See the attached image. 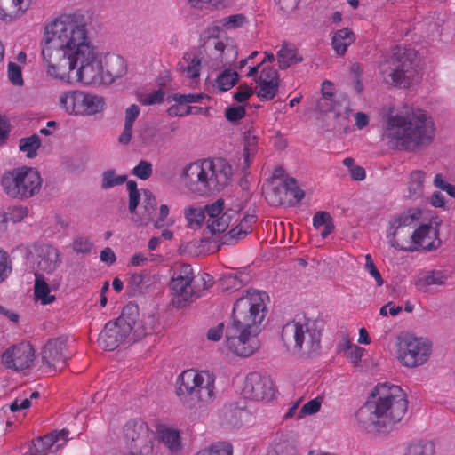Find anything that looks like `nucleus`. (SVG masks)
Here are the masks:
<instances>
[{
  "label": "nucleus",
  "instance_id": "f257e3e1",
  "mask_svg": "<svg viewBox=\"0 0 455 455\" xmlns=\"http://www.w3.org/2000/svg\"><path fill=\"white\" fill-rule=\"evenodd\" d=\"M42 57L47 74L67 83H71L76 67V80L87 85L108 84L125 73L120 57H113L104 70L103 55L76 15H62L45 27Z\"/></svg>",
  "mask_w": 455,
  "mask_h": 455
},
{
  "label": "nucleus",
  "instance_id": "f03ea898",
  "mask_svg": "<svg viewBox=\"0 0 455 455\" xmlns=\"http://www.w3.org/2000/svg\"><path fill=\"white\" fill-rule=\"evenodd\" d=\"M435 135L433 118L421 108L406 106L386 116L383 139L395 149L418 152L430 146Z\"/></svg>",
  "mask_w": 455,
  "mask_h": 455
},
{
  "label": "nucleus",
  "instance_id": "7ed1b4c3",
  "mask_svg": "<svg viewBox=\"0 0 455 455\" xmlns=\"http://www.w3.org/2000/svg\"><path fill=\"white\" fill-rule=\"evenodd\" d=\"M407 400L398 386H377L356 413L358 423L369 433H387L407 411Z\"/></svg>",
  "mask_w": 455,
  "mask_h": 455
},
{
  "label": "nucleus",
  "instance_id": "20e7f679",
  "mask_svg": "<svg viewBox=\"0 0 455 455\" xmlns=\"http://www.w3.org/2000/svg\"><path fill=\"white\" fill-rule=\"evenodd\" d=\"M232 166L223 158L204 159L187 164L181 179L188 190L198 196L220 192L232 180Z\"/></svg>",
  "mask_w": 455,
  "mask_h": 455
},
{
  "label": "nucleus",
  "instance_id": "39448f33",
  "mask_svg": "<svg viewBox=\"0 0 455 455\" xmlns=\"http://www.w3.org/2000/svg\"><path fill=\"white\" fill-rule=\"evenodd\" d=\"M321 323L297 316L283 325L282 341L287 351L301 356H311L321 347Z\"/></svg>",
  "mask_w": 455,
  "mask_h": 455
},
{
  "label": "nucleus",
  "instance_id": "423d86ee",
  "mask_svg": "<svg viewBox=\"0 0 455 455\" xmlns=\"http://www.w3.org/2000/svg\"><path fill=\"white\" fill-rule=\"evenodd\" d=\"M418 54L412 48L396 46L382 56L379 71L383 82L396 87L408 88L418 76Z\"/></svg>",
  "mask_w": 455,
  "mask_h": 455
},
{
  "label": "nucleus",
  "instance_id": "0eeeda50",
  "mask_svg": "<svg viewBox=\"0 0 455 455\" xmlns=\"http://www.w3.org/2000/svg\"><path fill=\"white\" fill-rule=\"evenodd\" d=\"M176 394L189 409L201 408L212 403L215 396V377L206 371H184L178 378Z\"/></svg>",
  "mask_w": 455,
  "mask_h": 455
},
{
  "label": "nucleus",
  "instance_id": "6e6552de",
  "mask_svg": "<svg viewBox=\"0 0 455 455\" xmlns=\"http://www.w3.org/2000/svg\"><path fill=\"white\" fill-rule=\"evenodd\" d=\"M139 315L138 306L128 303L116 321L106 323L99 335L100 346L112 351L124 342L136 340L146 335L147 331L138 323Z\"/></svg>",
  "mask_w": 455,
  "mask_h": 455
},
{
  "label": "nucleus",
  "instance_id": "1a4fd4ad",
  "mask_svg": "<svg viewBox=\"0 0 455 455\" xmlns=\"http://www.w3.org/2000/svg\"><path fill=\"white\" fill-rule=\"evenodd\" d=\"M266 292L249 290L233 307L231 325L240 328L260 330V324L267 313Z\"/></svg>",
  "mask_w": 455,
  "mask_h": 455
},
{
  "label": "nucleus",
  "instance_id": "9d476101",
  "mask_svg": "<svg viewBox=\"0 0 455 455\" xmlns=\"http://www.w3.org/2000/svg\"><path fill=\"white\" fill-rule=\"evenodd\" d=\"M42 181L37 170L21 166L5 172L1 178V186L10 197L23 200L37 195Z\"/></svg>",
  "mask_w": 455,
  "mask_h": 455
},
{
  "label": "nucleus",
  "instance_id": "9b49d317",
  "mask_svg": "<svg viewBox=\"0 0 455 455\" xmlns=\"http://www.w3.org/2000/svg\"><path fill=\"white\" fill-rule=\"evenodd\" d=\"M260 330L228 325L226 328V346L230 352L240 357L253 355L260 347L258 335Z\"/></svg>",
  "mask_w": 455,
  "mask_h": 455
},
{
  "label": "nucleus",
  "instance_id": "f8f14e48",
  "mask_svg": "<svg viewBox=\"0 0 455 455\" xmlns=\"http://www.w3.org/2000/svg\"><path fill=\"white\" fill-rule=\"evenodd\" d=\"M60 105L69 113L75 115L92 116L104 108L102 97L81 91H70L61 94Z\"/></svg>",
  "mask_w": 455,
  "mask_h": 455
},
{
  "label": "nucleus",
  "instance_id": "ddd939ff",
  "mask_svg": "<svg viewBox=\"0 0 455 455\" xmlns=\"http://www.w3.org/2000/svg\"><path fill=\"white\" fill-rule=\"evenodd\" d=\"M441 244L437 237V231L431 225H421L413 232L407 231L404 237H401L393 243V247L404 251H415L419 249L432 251Z\"/></svg>",
  "mask_w": 455,
  "mask_h": 455
},
{
  "label": "nucleus",
  "instance_id": "4468645a",
  "mask_svg": "<svg viewBox=\"0 0 455 455\" xmlns=\"http://www.w3.org/2000/svg\"><path fill=\"white\" fill-rule=\"evenodd\" d=\"M430 355V345L414 337L405 338L400 344L398 358L406 367H418L425 363Z\"/></svg>",
  "mask_w": 455,
  "mask_h": 455
},
{
  "label": "nucleus",
  "instance_id": "2eb2a0df",
  "mask_svg": "<svg viewBox=\"0 0 455 455\" xmlns=\"http://www.w3.org/2000/svg\"><path fill=\"white\" fill-rule=\"evenodd\" d=\"M154 435L147 424L141 419H132L124 427V436L132 452L142 454L151 449V440Z\"/></svg>",
  "mask_w": 455,
  "mask_h": 455
},
{
  "label": "nucleus",
  "instance_id": "dca6fc26",
  "mask_svg": "<svg viewBox=\"0 0 455 455\" xmlns=\"http://www.w3.org/2000/svg\"><path fill=\"white\" fill-rule=\"evenodd\" d=\"M68 358L67 340L64 338L50 339L42 350V361L47 373L62 371Z\"/></svg>",
  "mask_w": 455,
  "mask_h": 455
},
{
  "label": "nucleus",
  "instance_id": "f3484780",
  "mask_svg": "<svg viewBox=\"0 0 455 455\" xmlns=\"http://www.w3.org/2000/svg\"><path fill=\"white\" fill-rule=\"evenodd\" d=\"M243 395L247 399L269 402L275 396V389L269 378L251 372L245 379Z\"/></svg>",
  "mask_w": 455,
  "mask_h": 455
},
{
  "label": "nucleus",
  "instance_id": "a211bd4d",
  "mask_svg": "<svg viewBox=\"0 0 455 455\" xmlns=\"http://www.w3.org/2000/svg\"><path fill=\"white\" fill-rule=\"evenodd\" d=\"M224 200L218 199L212 204L204 207L206 220V228L212 234L224 232L231 224V220L237 214L236 211L228 210L222 212Z\"/></svg>",
  "mask_w": 455,
  "mask_h": 455
},
{
  "label": "nucleus",
  "instance_id": "6ab92c4d",
  "mask_svg": "<svg viewBox=\"0 0 455 455\" xmlns=\"http://www.w3.org/2000/svg\"><path fill=\"white\" fill-rule=\"evenodd\" d=\"M35 358V350L28 342H21L8 348L2 355L3 363L15 371L30 366Z\"/></svg>",
  "mask_w": 455,
  "mask_h": 455
},
{
  "label": "nucleus",
  "instance_id": "aec40b11",
  "mask_svg": "<svg viewBox=\"0 0 455 455\" xmlns=\"http://www.w3.org/2000/svg\"><path fill=\"white\" fill-rule=\"evenodd\" d=\"M194 281L171 280L172 303L177 308H182L201 296L200 291L193 284Z\"/></svg>",
  "mask_w": 455,
  "mask_h": 455
},
{
  "label": "nucleus",
  "instance_id": "412c9836",
  "mask_svg": "<svg viewBox=\"0 0 455 455\" xmlns=\"http://www.w3.org/2000/svg\"><path fill=\"white\" fill-rule=\"evenodd\" d=\"M37 267L45 273H52L61 263L60 251L50 244H42L36 249Z\"/></svg>",
  "mask_w": 455,
  "mask_h": 455
},
{
  "label": "nucleus",
  "instance_id": "4be33fe9",
  "mask_svg": "<svg viewBox=\"0 0 455 455\" xmlns=\"http://www.w3.org/2000/svg\"><path fill=\"white\" fill-rule=\"evenodd\" d=\"M421 212L418 209H409L398 215L393 217L390 221V229L392 235L398 236L400 233H404V229L411 230L419 220Z\"/></svg>",
  "mask_w": 455,
  "mask_h": 455
},
{
  "label": "nucleus",
  "instance_id": "5701e85b",
  "mask_svg": "<svg viewBox=\"0 0 455 455\" xmlns=\"http://www.w3.org/2000/svg\"><path fill=\"white\" fill-rule=\"evenodd\" d=\"M36 0H0V19L14 20L22 16Z\"/></svg>",
  "mask_w": 455,
  "mask_h": 455
},
{
  "label": "nucleus",
  "instance_id": "b1692460",
  "mask_svg": "<svg viewBox=\"0 0 455 455\" xmlns=\"http://www.w3.org/2000/svg\"><path fill=\"white\" fill-rule=\"evenodd\" d=\"M202 59L193 52H186L182 60L177 64V70L192 79L196 80L200 76Z\"/></svg>",
  "mask_w": 455,
  "mask_h": 455
},
{
  "label": "nucleus",
  "instance_id": "393cba45",
  "mask_svg": "<svg viewBox=\"0 0 455 455\" xmlns=\"http://www.w3.org/2000/svg\"><path fill=\"white\" fill-rule=\"evenodd\" d=\"M297 448L294 440L287 435H277L268 451V455H296Z\"/></svg>",
  "mask_w": 455,
  "mask_h": 455
},
{
  "label": "nucleus",
  "instance_id": "a878e982",
  "mask_svg": "<svg viewBox=\"0 0 455 455\" xmlns=\"http://www.w3.org/2000/svg\"><path fill=\"white\" fill-rule=\"evenodd\" d=\"M255 222L254 215H246L240 222L222 237L223 243H230L233 241L244 237L251 231V224Z\"/></svg>",
  "mask_w": 455,
  "mask_h": 455
},
{
  "label": "nucleus",
  "instance_id": "bb28decb",
  "mask_svg": "<svg viewBox=\"0 0 455 455\" xmlns=\"http://www.w3.org/2000/svg\"><path fill=\"white\" fill-rule=\"evenodd\" d=\"M143 213L134 220V222L140 226H146L153 220L156 212V200L152 192L148 189L143 190Z\"/></svg>",
  "mask_w": 455,
  "mask_h": 455
},
{
  "label": "nucleus",
  "instance_id": "cd10ccee",
  "mask_svg": "<svg viewBox=\"0 0 455 455\" xmlns=\"http://www.w3.org/2000/svg\"><path fill=\"white\" fill-rule=\"evenodd\" d=\"M35 285H34V296L36 300H39L41 304L47 305L51 304L55 300V296L50 293V285L44 280L43 275L35 274Z\"/></svg>",
  "mask_w": 455,
  "mask_h": 455
},
{
  "label": "nucleus",
  "instance_id": "c85d7f7f",
  "mask_svg": "<svg viewBox=\"0 0 455 455\" xmlns=\"http://www.w3.org/2000/svg\"><path fill=\"white\" fill-rule=\"evenodd\" d=\"M140 108L136 104L131 105L125 110V121L124 131L118 138V141L121 144H128L131 141L132 134V125L134 121L140 115Z\"/></svg>",
  "mask_w": 455,
  "mask_h": 455
},
{
  "label": "nucleus",
  "instance_id": "c756f323",
  "mask_svg": "<svg viewBox=\"0 0 455 455\" xmlns=\"http://www.w3.org/2000/svg\"><path fill=\"white\" fill-rule=\"evenodd\" d=\"M447 280L446 275L440 270H428L421 273L415 281V285L419 289L430 285H443Z\"/></svg>",
  "mask_w": 455,
  "mask_h": 455
},
{
  "label": "nucleus",
  "instance_id": "7c9ffc66",
  "mask_svg": "<svg viewBox=\"0 0 455 455\" xmlns=\"http://www.w3.org/2000/svg\"><path fill=\"white\" fill-rule=\"evenodd\" d=\"M277 60L279 68L283 70L293 64L301 62L303 58L298 54L296 49L289 47L287 44H283L277 52Z\"/></svg>",
  "mask_w": 455,
  "mask_h": 455
},
{
  "label": "nucleus",
  "instance_id": "2f4dec72",
  "mask_svg": "<svg viewBox=\"0 0 455 455\" xmlns=\"http://www.w3.org/2000/svg\"><path fill=\"white\" fill-rule=\"evenodd\" d=\"M258 151V138L251 132L244 133V145H243V164L242 166L243 172L249 169L252 159Z\"/></svg>",
  "mask_w": 455,
  "mask_h": 455
},
{
  "label": "nucleus",
  "instance_id": "473e14b6",
  "mask_svg": "<svg viewBox=\"0 0 455 455\" xmlns=\"http://www.w3.org/2000/svg\"><path fill=\"white\" fill-rule=\"evenodd\" d=\"M355 41L354 33L348 28L338 30L332 37V47L334 51L342 55L346 52L347 48Z\"/></svg>",
  "mask_w": 455,
  "mask_h": 455
},
{
  "label": "nucleus",
  "instance_id": "72a5a7b5",
  "mask_svg": "<svg viewBox=\"0 0 455 455\" xmlns=\"http://www.w3.org/2000/svg\"><path fill=\"white\" fill-rule=\"evenodd\" d=\"M426 172L421 170H415L411 172L408 182L409 196L419 198L423 195Z\"/></svg>",
  "mask_w": 455,
  "mask_h": 455
},
{
  "label": "nucleus",
  "instance_id": "f704fd0d",
  "mask_svg": "<svg viewBox=\"0 0 455 455\" xmlns=\"http://www.w3.org/2000/svg\"><path fill=\"white\" fill-rule=\"evenodd\" d=\"M159 437L172 453H176L180 450V438L178 431L163 428L159 432Z\"/></svg>",
  "mask_w": 455,
  "mask_h": 455
},
{
  "label": "nucleus",
  "instance_id": "c9c22d12",
  "mask_svg": "<svg viewBox=\"0 0 455 455\" xmlns=\"http://www.w3.org/2000/svg\"><path fill=\"white\" fill-rule=\"evenodd\" d=\"M41 146L40 138L33 134L29 137L22 138L19 141V148L21 152H24L28 158L36 156L37 149Z\"/></svg>",
  "mask_w": 455,
  "mask_h": 455
},
{
  "label": "nucleus",
  "instance_id": "e433bc0d",
  "mask_svg": "<svg viewBox=\"0 0 455 455\" xmlns=\"http://www.w3.org/2000/svg\"><path fill=\"white\" fill-rule=\"evenodd\" d=\"M238 76L237 72L225 69L219 75L216 80V85L221 92L228 91L238 82Z\"/></svg>",
  "mask_w": 455,
  "mask_h": 455
},
{
  "label": "nucleus",
  "instance_id": "4c0bfd02",
  "mask_svg": "<svg viewBox=\"0 0 455 455\" xmlns=\"http://www.w3.org/2000/svg\"><path fill=\"white\" fill-rule=\"evenodd\" d=\"M435 445L429 441H419L409 445L406 455H434Z\"/></svg>",
  "mask_w": 455,
  "mask_h": 455
},
{
  "label": "nucleus",
  "instance_id": "58836bf2",
  "mask_svg": "<svg viewBox=\"0 0 455 455\" xmlns=\"http://www.w3.org/2000/svg\"><path fill=\"white\" fill-rule=\"evenodd\" d=\"M185 217L191 228H198L205 220V212L201 208L188 207L185 210Z\"/></svg>",
  "mask_w": 455,
  "mask_h": 455
},
{
  "label": "nucleus",
  "instance_id": "ea45409f",
  "mask_svg": "<svg viewBox=\"0 0 455 455\" xmlns=\"http://www.w3.org/2000/svg\"><path fill=\"white\" fill-rule=\"evenodd\" d=\"M232 445L226 442H219L208 448L199 451L196 455H232Z\"/></svg>",
  "mask_w": 455,
  "mask_h": 455
},
{
  "label": "nucleus",
  "instance_id": "a19ab883",
  "mask_svg": "<svg viewBox=\"0 0 455 455\" xmlns=\"http://www.w3.org/2000/svg\"><path fill=\"white\" fill-rule=\"evenodd\" d=\"M127 180L126 175H116L115 171L108 170L102 174L101 188L108 189L115 186L122 185Z\"/></svg>",
  "mask_w": 455,
  "mask_h": 455
},
{
  "label": "nucleus",
  "instance_id": "79ce46f5",
  "mask_svg": "<svg viewBox=\"0 0 455 455\" xmlns=\"http://www.w3.org/2000/svg\"><path fill=\"white\" fill-rule=\"evenodd\" d=\"M28 209L26 206H12L4 212V221H11L13 223L20 222L28 215Z\"/></svg>",
  "mask_w": 455,
  "mask_h": 455
},
{
  "label": "nucleus",
  "instance_id": "37998d69",
  "mask_svg": "<svg viewBox=\"0 0 455 455\" xmlns=\"http://www.w3.org/2000/svg\"><path fill=\"white\" fill-rule=\"evenodd\" d=\"M259 86V91L258 92V97L261 100H270L275 98L277 93L279 82H262L257 83Z\"/></svg>",
  "mask_w": 455,
  "mask_h": 455
},
{
  "label": "nucleus",
  "instance_id": "c03bdc74",
  "mask_svg": "<svg viewBox=\"0 0 455 455\" xmlns=\"http://www.w3.org/2000/svg\"><path fill=\"white\" fill-rule=\"evenodd\" d=\"M195 275L193 269L188 264H180L172 269L171 280L178 281H194Z\"/></svg>",
  "mask_w": 455,
  "mask_h": 455
},
{
  "label": "nucleus",
  "instance_id": "a18cd8bd",
  "mask_svg": "<svg viewBox=\"0 0 455 455\" xmlns=\"http://www.w3.org/2000/svg\"><path fill=\"white\" fill-rule=\"evenodd\" d=\"M55 443H57V437L54 435V433H50L43 437H36L32 442L31 445L47 455L48 451Z\"/></svg>",
  "mask_w": 455,
  "mask_h": 455
},
{
  "label": "nucleus",
  "instance_id": "49530a36",
  "mask_svg": "<svg viewBox=\"0 0 455 455\" xmlns=\"http://www.w3.org/2000/svg\"><path fill=\"white\" fill-rule=\"evenodd\" d=\"M248 22L247 18L243 13L234 14L225 17L220 20L222 27L227 29H234L243 27Z\"/></svg>",
  "mask_w": 455,
  "mask_h": 455
},
{
  "label": "nucleus",
  "instance_id": "de8ad7c7",
  "mask_svg": "<svg viewBox=\"0 0 455 455\" xmlns=\"http://www.w3.org/2000/svg\"><path fill=\"white\" fill-rule=\"evenodd\" d=\"M93 243L89 237L84 235L76 236L72 243V249L76 253L88 254L92 249Z\"/></svg>",
  "mask_w": 455,
  "mask_h": 455
},
{
  "label": "nucleus",
  "instance_id": "09e8293b",
  "mask_svg": "<svg viewBox=\"0 0 455 455\" xmlns=\"http://www.w3.org/2000/svg\"><path fill=\"white\" fill-rule=\"evenodd\" d=\"M152 278L153 277L144 270L140 273L132 274L130 277L129 283L133 288L148 287L152 283Z\"/></svg>",
  "mask_w": 455,
  "mask_h": 455
},
{
  "label": "nucleus",
  "instance_id": "8fccbe9b",
  "mask_svg": "<svg viewBox=\"0 0 455 455\" xmlns=\"http://www.w3.org/2000/svg\"><path fill=\"white\" fill-rule=\"evenodd\" d=\"M127 189L129 191V211L133 213L139 205L140 195L137 188V183L134 180L127 182Z\"/></svg>",
  "mask_w": 455,
  "mask_h": 455
},
{
  "label": "nucleus",
  "instance_id": "3c124183",
  "mask_svg": "<svg viewBox=\"0 0 455 455\" xmlns=\"http://www.w3.org/2000/svg\"><path fill=\"white\" fill-rule=\"evenodd\" d=\"M153 172L151 163L146 160H140L139 164L132 170V174L140 180H148Z\"/></svg>",
  "mask_w": 455,
  "mask_h": 455
},
{
  "label": "nucleus",
  "instance_id": "603ef678",
  "mask_svg": "<svg viewBox=\"0 0 455 455\" xmlns=\"http://www.w3.org/2000/svg\"><path fill=\"white\" fill-rule=\"evenodd\" d=\"M344 351L347 358L354 363L361 361V358L363 355V348L351 344L348 340H347L345 343Z\"/></svg>",
  "mask_w": 455,
  "mask_h": 455
},
{
  "label": "nucleus",
  "instance_id": "864d4df0",
  "mask_svg": "<svg viewBox=\"0 0 455 455\" xmlns=\"http://www.w3.org/2000/svg\"><path fill=\"white\" fill-rule=\"evenodd\" d=\"M321 404V398L317 397L313 400H310L301 407L298 414V419H301L304 415H312L316 413L317 411H319Z\"/></svg>",
  "mask_w": 455,
  "mask_h": 455
},
{
  "label": "nucleus",
  "instance_id": "5fc2aeb1",
  "mask_svg": "<svg viewBox=\"0 0 455 455\" xmlns=\"http://www.w3.org/2000/svg\"><path fill=\"white\" fill-rule=\"evenodd\" d=\"M8 77L14 85L20 86L24 83L21 68L14 62H10L8 65Z\"/></svg>",
  "mask_w": 455,
  "mask_h": 455
},
{
  "label": "nucleus",
  "instance_id": "6e6d98bb",
  "mask_svg": "<svg viewBox=\"0 0 455 455\" xmlns=\"http://www.w3.org/2000/svg\"><path fill=\"white\" fill-rule=\"evenodd\" d=\"M256 83H262V82H279V75L277 70L271 67H265L261 70V74L259 76L255 78Z\"/></svg>",
  "mask_w": 455,
  "mask_h": 455
},
{
  "label": "nucleus",
  "instance_id": "4d7b16f0",
  "mask_svg": "<svg viewBox=\"0 0 455 455\" xmlns=\"http://www.w3.org/2000/svg\"><path fill=\"white\" fill-rule=\"evenodd\" d=\"M284 188L289 191L297 201H300L305 196L304 191L297 185V180L294 178H288L283 181Z\"/></svg>",
  "mask_w": 455,
  "mask_h": 455
},
{
  "label": "nucleus",
  "instance_id": "13d9d810",
  "mask_svg": "<svg viewBox=\"0 0 455 455\" xmlns=\"http://www.w3.org/2000/svg\"><path fill=\"white\" fill-rule=\"evenodd\" d=\"M365 269L370 273L371 275L375 279L377 285L381 286L383 285V278L379 273V271L377 269L372 258L370 254L365 255Z\"/></svg>",
  "mask_w": 455,
  "mask_h": 455
},
{
  "label": "nucleus",
  "instance_id": "bf43d9fd",
  "mask_svg": "<svg viewBox=\"0 0 455 455\" xmlns=\"http://www.w3.org/2000/svg\"><path fill=\"white\" fill-rule=\"evenodd\" d=\"M12 272V266L6 252L0 250V283L4 282Z\"/></svg>",
  "mask_w": 455,
  "mask_h": 455
},
{
  "label": "nucleus",
  "instance_id": "052dcab7",
  "mask_svg": "<svg viewBox=\"0 0 455 455\" xmlns=\"http://www.w3.org/2000/svg\"><path fill=\"white\" fill-rule=\"evenodd\" d=\"M245 113V108L243 106H232L226 109L225 116L230 122H236L243 118Z\"/></svg>",
  "mask_w": 455,
  "mask_h": 455
},
{
  "label": "nucleus",
  "instance_id": "680f3d73",
  "mask_svg": "<svg viewBox=\"0 0 455 455\" xmlns=\"http://www.w3.org/2000/svg\"><path fill=\"white\" fill-rule=\"evenodd\" d=\"M253 94V89L247 84H241L234 94V99L238 102H243Z\"/></svg>",
  "mask_w": 455,
  "mask_h": 455
},
{
  "label": "nucleus",
  "instance_id": "e2e57ef3",
  "mask_svg": "<svg viewBox=\"0 0 455 455\" xmlns=\"http://www.w3.org/2000/svg\"><path fill=\"white\" fill-rule=\"evenodd\" d=\"M333 84L330 81H324L322 84V94H323V100H321L318 103L319 108H323V104L327 100H330L331 101L333 100L334 93L332 92Z\"/></svg>",
  "mask_w": 455,
  "mask_h": 455
},
{
  "label": "nucleus",
  "instance_id": "0e129e2a",
  "mask_svg": "<svg viewBox=\"0 0 455 455\" xmlns=\"http://www.w3.org/2000/svg\"><path fill=\"white\" fill-rule=\"evenodd\" d=\"M204 98L203 94H174L173 100L178 103L199 102Z\"/></svg>",
  "mask_w": 455,
  "mask_h": 455
},
{
  "label": "nucleus",
  "instance_id": "69168bd1",
  "mask_svg": "<svg viewBox=\"0 0 455 455\" xmlns=\"http://www.w3.org/2000/svg\"><path fill=\"white\" fill-rule=\"evenodd\" d=\"M332 218L327 212L320 211L317 212L313 217V225L315 228H319L321 226L325 225Z\"/></svg>",
  "mask_w": 455,
  "mask_h": 455
},
{
  "label": "nucleus",
  "instance_id": "338daca9",
  "mask_svg": "<svg viewBox=\"0 0 455 455\" xmlns=\"http://www.w3.org/2000/svg\"><path fill=\"white\" fill-rule=\"evenodd\" d=\"M169 214V207L166 204H161L159 207V214L156 221L154 223V226L157 228H163L167 225L166 218Z\"/></svg>",
  "mask_w": 455,
  "mask_h": 455
},
{
  "label": "nucleus",
  "instance_id": "774afa93",
  "mask_svg": "<svg viewBox=\"0 0 455 455\" xmlns=\"http://www.w3.org/2000/svg\"><path fill=\"white\" fill-rule=\"evenodd\" d=\"M224 323H219L216 327L208 330L207 338L212 341H219L224 332Z\"/></svg>",
  "mask_w": 455,
  "mask_h": 455
}]
</instances>
